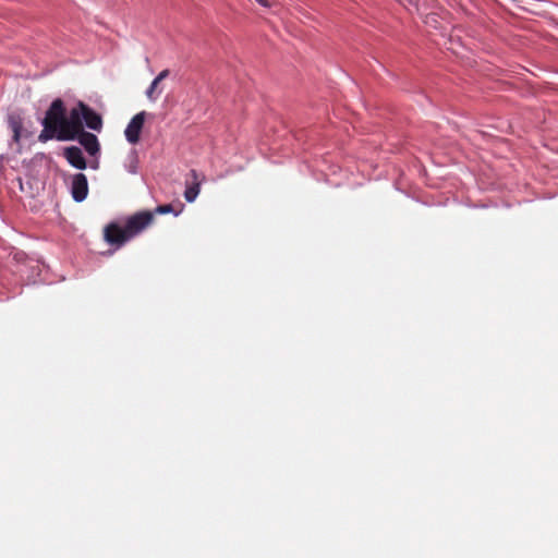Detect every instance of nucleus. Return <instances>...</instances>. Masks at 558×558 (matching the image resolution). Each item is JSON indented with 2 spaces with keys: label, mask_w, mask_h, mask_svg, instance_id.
Returning <instances> with one entry per match:
<instances>
[{
  "label": "nucleus",
  "mask_w": 558,
  "mask_h": 558,
  "mask_svg": "<svg viewBox=\"0 0 558 558\" xmlns=\"http://www.w3.org/2000/svg\"><path fill=\"white\" fill-rule=\"evenodd\" d=\"M182 208H179V209H175L173 207V205L171 204H165V205H159L155 208V210L153 211L154 215L155 214H160V215H163V214H174L175 216H178L180 213H181Z\"/></svg>",
  "instance_id": "f8f14e48"
},
{
  "label": "nucleus",
  "mask_w": 558,
  "mask_h": 558,
  "mask_svg": "<svg viewBox=\"0 0 558 558\" xmlns=\"http://www.w3.org/2000/svg\"><path fill=\"white\" fill-rule=\"evenodd\" d=\"M63 156L72 167L80 170L86 169L87 162L81 148L76 146L66 147L64 148Z\"/></svg>",
  "instance_id": "0eeeda50"
},
{
  "label": "nucleus",
  "mask_w": 558,
  "mask_h": 558,
  "mask_svg": "<svg viewBox=\"0 0 558 558\" xmlns=\"http://www.w3.org/2000/svg\"><path fill=\"white\" fill-rule=\"evenodd\" d=\"M75 140H77L78 143L85 148V150L92 156H95L100 150L98 138L93 133L83 130L80 132V135H77Z\"/></svg>",
  "instance_id": "6e6552de"
},
{
  "label": "nucleus",
  "mask_w": 558,
  "mask_h": 558,
  "mask_svg": "<svg viewBox=\"0 0 558 558\" xmlns=\"http://www.w3.org/2000/svg\"><path fill=\"white\" fill-rule=\"evenodd\" d=\"M190 177L192 178V180L186 186V190L184 192V197L189 203H192L195 201V198L199 194L201 181H199L198 173L196 170H191Z\"/></svg>",
  "instance_id": "9d476101"
},
{
  "label": "nucleus",
  "mask_w": 558,
  "mask_h": 558,
  "mask_svg": "<svg viewBox=\"0 0 558 558\" xmlns=\"http://www.w3.org/2000/svg\"><path fill=\"white\" fill-rule=\"evenodd\" d=\"M146 114L147 113L145 111L136 113L126 125L124 135L130 144L135 145L140 142L141 132L145 123Z\"/></svg>",
  "instance_id": "20e7f679"
},
{
  "label": "nucleus",
  "mask_w": 558,
  "mask_h": 558,
  "mask_svg": "<svg viewBox=\"0 0 558 558\" xmlns=\"http://www.w3.org/2000/svg\"><path fill=\"white\" fill-rule=\"evenodd\" d=\"M256 1H257L260 5H263V7H269V5H270V4H269V2H268V0H256Z\"/></svg>",
  "instance_id": "ddd939ff"
},
{
  "label": "nucleus",
  "mask_w": 558,
  "mask_h": 558,
  "mask_svg": "<svg viewBox=\"0 0 558 558\" xmlns=\"http://www.w3.org/2000/svg\"><path fill=\"white\" fill-rule=\"evenodd\" d=\"M8 124L10 130L12 131V138L15 143H19L22 137L23 131V119L19 113H11L8 117Z\"/></svg>",
  "instance_id": "9b49d317"
},
{
  "label": "nucleus",
  "mask_w": 558,
  "mask_h": 558,
  "mask_svg": "<svg viewBox=\"0 0 558 558\" xmlns=\"http://www.w3.org/2000/svg\"><path fill=\"white\" fill-rule=\"evenodd\" d=\"M153 221L154 213L149 210L136 213L126 219L124 227L117 222L107 225L104 229V239L110 245L119 248L142 233Z\"/></svg>",
  "instance_id": "f257e3e1"
},
{
  "label": "nucleus",
  "mask_w": 558,
  "mask_h": 558,
  "mask_svg": "<svg viewBox=\"0 0 558 558\" xmlns=\"http://www.w3.org/2000/svg\"><path fill=\"white\" fill-rule=\"evenodd\" d=\"M72 197L75 202H83L88 194V182L84 173H76L72 180Z\"/></svg>",
  "instance_id": "423d86ee"
},
{
  "label": "nucleus",
  "mask_w": 558,
  "mask_h": 558,
  "mask_svg": "<svg viewBox=\"0 0 558 558\" xmlns=\"http://www.w3.org/2000/svg\"><path fill=\"white\" fill-rule=\"evenodd\" d=\"M169 70H162L151 82L150 86L146 90V96L150 101H156L162 93V88H159V84L168 77Z\"/></svg>",
  "instance_id": "1a4fd4ad"
},
{
  "label": "nucleus",
  "mask_w": 558,
  "mask_h": 558,
  "mask_svg": "<svg viewBox=\"0 0 558 558\" xmlns=\"http://www.w3.org/2000/svg\"><path fill=\"white\" fill-rule=\"evenodd\" d=\"M410 4H415L417 3V0H408Z\"/></svg>",
  "instance_id": "4468645a"
},
{
  "label": "nucleus",
  "mask_w": 558,
  "mask_h": 558,
  "mask_svg": "<svg viewBox=\"0 0 558 558\" xmlns=\"http://www.w3.org/2000/svg\"><path fill=\"white\" fill-rule=\"evenodd\" d=\"M80 111L83 113V124L94 131L100 132L102 129V118L89 106L80 101Z\"/></svg>",
  "instance_id": "39448f33"
},
{
  "label": "nucleus",
  "mask_w": 558,
  "mask_h": 558,
  "mask_svg": "<svg viewBox=\"0 0 558 558\" xmlns=\"http://www.w3.org/2000/svg\"><path fill=\"white\" fill-rule=\"evenodd\" d=\"M65 107L60 98L54 99L48 110L46 111L45 118L43 119V126L38 141L46 143L49 140L57 138L61 132V128H64L65 122Z\"/></svg>",
  "instance_id": "f03ea898"
},
{
  "label": "nucleus",
  "mask_w": 558,
  "mask_h": 558,
  "mask_svg": "<svg viewBox=\"0 0 558 558\" xmlns=\"http://www.w3.org/2000/svg\"><path fill=\"white\" fill-rule=\"evenodd\" d=\"M83 130V113L80 111L78 101L77 105L71 109L69 117L65 116L64 128H61L58 141H74Z\"/></svg>",
  "instance_id": "7ed1b4c3"
}]
</instances>
